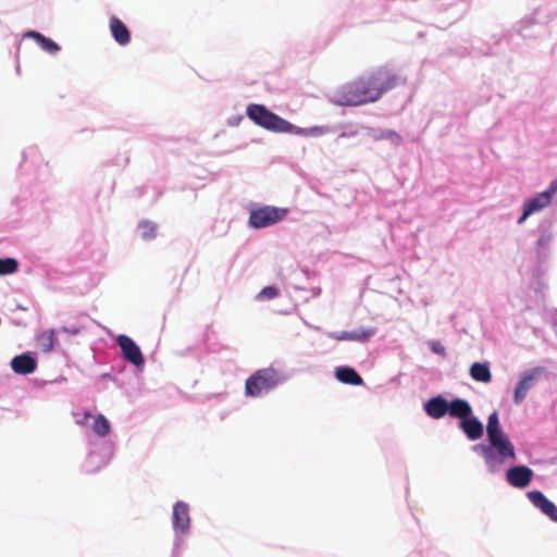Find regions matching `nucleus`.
Wrapping results in <instances>:
<instances>
[{"mask_svg": "<svg viewBox=\"0 0 557 557\" xmlns=\"http://www.w3.org/2000/svg\"><path fill=\"white\" fill-rule=\"evenodd\" d=\"M139 228L144 239H151L157 234V225L151 221H141L139 223Z\"/></svg>", "mask_w": 557, "mask_h": 557, "instance_id": "393cba45", "label": "nucleus"}, {"mask_svg": "<svg viewBox=\"0 0 557 557\" xmlns=\"http://www.w3.org/2000/svg\"><path fill=\"white\" fill-rule=\"evenodd\" d=\"M336 377L345 384L361 385L363 383L362 377L356 372V370L348 367L338 368L336 370Z\"/></svg>", "mask_w": 557, "mask_h": 557, "instance_id": "f3484780", "label": "nucleus"}, {"mask_svg": "<svg viewBox=\"0 0 557 557\" xmlns=\"http://www.w3.org/2000/svg\"><path fill=\"white\" fill-rule=\"evenodd\" d=\"M470 376L482 383H490L492 381V373L487 363L474 362L470 368Z\"/></svg>", "mask_w": 557, "mask_h": 557, "instance_id": "a211bd4d", "label": "nucleus"}, {"mask_svg": "<svg viewBox=\"0 0 557 557\" xmlns=\"http://www.w3.org/2000/svg\"><path fill=\"white\" fill-rule=\"evenodd\" d=\"M529 500L552 521L557 522V507L541 491H531L527 494Z\"/></svg>", "mask_w": 557, "mask_h": 557, "instance_id": "9b49d317", "label": "nucleus"}, {"mask_svg": "<svg viewBox=\"0 0 557 557\" xmlns=\"http://www.w3.org/2000/svg\"><path fill=\"white\" fill-rule=\"evenodd\" d=\"M54 342L55 337L53 330H47L37 337V345L44 352H50L54 347Z\"/></svg>", "mask_w": 557, "mask_h": 557, "instance_id": "6ab92c4d", "label": "nucleus"}, {"mask_svg": "<svg viewBox=\"0 0 557 557\" xmlns=\"http://www.w3.org/2000/svg\"><path fill=\"white\" fill-rule=\"evenodd\" d=\"M431 348L435 354H438V355L445 354V348L440 342H433Z\"/></svg>", "mask_w": 557, "mask_h": 557, "instance_id": "cd10ccee", "label": "nucleus"}, {"mask_svg": "<svg viewBox=\"0 0 557 557\" xmlns=\"http://www.w3.org/2000/svg\"><path fill=\"white\" fill-rule=\"evenodd\" d=\"M62 331L66 332V333H70L72 335H76L79 333V329L76 327V326H73V327H62Z\"/></svg>", "mask_w": 557, "mask_h": 557, "instance_id": "c756f323", "label": "nucleus"}, {"mask_svg": "<svg viewBox=\"0 0 557 557\" xmlns=\"http://www.w3.org/2000/svg\"><path fill=\"white\" fill-rule=\"evenodd\" d=\"M331 101L342 107H360L376 100L364 75L338 86L332 92Z\"/></svg>", "mask_w": 557, "mask_h": 557, "instance_id": "f257e3e1", "label": "nucleus"}, {"mask_svg": "<svg viewBox=\"0 0 557 557\" xmlns=\"http://www.w3.org/2000/svg\"><path fill=\"white\" fill-rule=\"evenodd\" d=\"M504 432L499 425V419L498 413L496 411L492 412L487 418V425H486V434H497Z\"/></svg>", "mask_w": 557, "mask_h": 557, "instance_id": "b1692460", "label": "nucleus"}, {"mask_svg": "<svg viewBox=\"0 0 557 557\" xmlns=\"http://www.w3.org/2000/svg\"><path fill=\"white\" fill-rule=\"evenodd\" d=\"M173 527L178 531H186L189 527L188 506L183 502H177L173 507Z\"/></svg>", "mask_w": 557, "mask_h": 557, "instance_id": "4468645a", "label": "nucleus"}, {"mask_svg": "<svg viewBox=\"0 0 557 557\" xmlns=\"http://www.w3.org/2000/svg\"><path fill=\"white\" fill-rule=\"evenodd\" d=\"M18 270V262L14 258L0 259V275L13 274Z\"/></svg>", "mask_w": 557, "mask_h": 557, "instance_id": "4be33fe9", "label": "nucleus"}, {"mask_svg": "<svg viewBox=\"0 0 557 557\" xmlns=\"http://www.w3.org/2000/svg\"><path fill=\"white\" fill-rule=\"evenodd\" d=\"M247 116L258 126L274 133H290L307 136L314 129L298 128L288 121L273 113L262 104L251 103L246 110Z\"/></svg>", "mask_w": 557, "mask_h": 557, "instance_id": "f03ea898", "label": "nucleus"}, {"mask_svg": "<svg viewBox=\"0 0 557 557\" xmlns=\"http://www.w3.org/2000/svg\"><path fill=\"white\" fill-rule=\"evenodd\" d=\"M116 342L122 350L124 359L136 367H143L145 363L140 348L127 335H119Z\"/></svg>", "mask_w": 557, "mask_h": 557, "instance_id": "1a4fd4ad", "label": "nucleus"}, {"mask_svg": "<svg viewBox=\"0 0 557 557\" xmlns=\"http://www.w3.org/2000/svg\"><path fill=\"white\" fill-rule=\"evenodd\" d=\"M448 409V403L442 396L432 397L424 404L426 414L436 420L442 419Z\"/></svg>", "mask_w": 557, "mask_h": 557, "instance_id": "ddd939ff", "label": "nucleus"}, {"mask_svg": "<svg viewBox=\"0 0 557 557\" xmlns=\"http://www.w3.org/2000/svg\"><path fill=\"white\" fill-rule=\"evenodd\" d=\"M487 438L490 445L478 444L473 449L484 458L492 471L496 470L504 460L516 459L515 447L504 432L488 435Z\"/></svg>", "mask_w": 557, "mask_h": 557, "instance_id": "7ed1b4c3", "label": "nucleus"}, {"mask_svg": "<svg viewBox=\"0 0 557 557\" xmlns=\"http://www.w3.org/2000/svg\"><path fill=\"white\" fill-rule=\"evenodd\" d=\"M92 431L103 437L109 434L111 425L108 419L102 414H97L94 417Z\"/></svg>", "mask_w": 557, "mask_h": 557, "instance_id": "412c9836", "label": "nucleus"}, {"mask_svg": "<svg viewBox=\"0 0 557 557\" xmlns=\"http://www.w3.org/2000/svg\"><path fill=\"white\" fill-rule=\"evenodd\" d=\"M374 334L373 330H363L361 332H343L334 335L337 341H359L364 342Z\"/></svg>", "mask_w": 557, "mask_h": 557, "instance_id": "aec40b11", "label": "nucleus"}, {"mask_svg": "<svg viewBox=\"0 0 557 557\" xmlns=\"http://www.w3.org/2000/svg\"><path fill=\"white\" fill-rule=\"evenodd\" d=\"M11 368L15 373L26 375L36 370L37 361L32 356L22 354L11 360Z\"/></svg>", "mask_w": 557, "mask_h": 557, "instance_id": "f8f14e48", "label": "nucleus"}, {"mask_svg": "<svg viewBox=\"0 0 557 557\" xmlns=\"http://www.w3.org/2000/svg\"><path fill=\"white\" fill-rule=\"evenodd\" d=\"M278 296V289L274 286H267L256 296L259 301L271 300Z\"/></svg>", "mask_w": 557, "mask_h": 557, "instance_id": "bb28decb", "label": "nucleus"}, {"mask_svg": "<svg viewBox=\"0 0 557 557\" xmlns=\"http://www.w3.org/2000/svg\"><path fill=\"white\" fill-rule=\"evenodd\" d=\"M533 478V471L527 466H517L506 472L507 482L517 488H523L530 484Z\"/></svg>", "mask_w": 557, "mask_h": 557, "instance_id": "9d476101", "label": "nucleus"}, {"mask_svg": "<svg viewBox=\"0 0 557 557\" xmlns=\"http://www.w3.org/2000/svg\"><path fill=\"white\" fill-rule=\"evenodd\" d=\"M448 413L453 418H459L461 420L468 418L472 413V408L470 404L461 398H455L450 403H448Z\"/></svg>", "mask_w": 557, "mask_h": 557, "instance_id": "2eb2a0df", "label": "nucleus"}, {"mask_svg": "<svg viewBox=\"0 0 557 557\" xmlns=\"http://www.w3.org/2000/svg\"><path fill=\"white\" fill-rule=\"evenodd\" d=\"M280 382L277 372L271 368L261 369L251 374L245 384V394L258 397L264 392L274 388Z\"/></svg>", "mask_w": 557, "mask_h": 557, "instance_id": "39448f33", "label": "nucleus"}, {"mask_svg": "<svg viewBox=\"0 0 557 557\" xmlns=\"http://www.w3.org/2000/svg\"><path fill=\"white\" fill-rule=\"evenodd\" d=\"M36 45L49 53H54L59 50V46L50 37H32Z\"/></svg>", "mask_w": 557, "mask_h": 557, "instance_id": "5701e85b", "label": "nucleus"}, {"mask_svg": "<svg viewBox=\"0 0 557 557\" xmlns=\"http://www.w3.org/2000/svg\"><path fill=\"white\" fill-rule=\"evenodd\" d=\"M545 374V369L542 367L533 368L530 371H527L521 380L518 382L515 393H513V401L519 405L527 397L528 392L534 386L535 382L540 379L541 375Z\"/></svg>", "mask_w": 557, "mask_h": 557, "instance_id": "6e6552de", "label": "nucleus"}, {"mask_svg": "<svg viewBox=\"0 0 557 557\" xmlns=\"http://www.w3.org/2000/svg\"><path fill=\"white\" fill-rule=\"evenodd\" d=\"M286 214V209L265 206L252 210L248 223L253 228H263L282 221Z\"/></svg>", "mask_w": 557, "mask_h": 557, "instance_id": "423d86ee", "label": "nucleus"}, {"mask_svg": "<svg viewBox=\"0 0 557 557\" xmlns=\"http://www.w3.org/2000/svg\"><path fill=\"white\" fill-rule=\"evenodd\" d=\"M460 428L468 436V438L474 441L483 435V425L476 418H466L461 420Z\"/></svg>", "mask_w": 557, "mask_h": 557, "instance_id": "dca6fc26", "label": "nucleus"}, {"mask_svg": "<svg viewBox=\"0 0 557 557\" xmlns=\"http://www.w3.org/2000/svg\"><path fill=\"white\" fill-rule=\"evenodd\" d=\"M23 35H29V36H33V35H41L40 33L38 32H35V30H28V32H25Z\"/></svg>", "mask_w": 557, "mask_h": 557, "instance_id": "2f4dec72", "label": "nucleus"}, {"mask_svg": "<svg viewBox=\"0 0 557 557\" xmlns=\"http://www.w3.org/2000/svg\"><path fill=\"white\" fill-rule=\"evenodd\" d=\"M89 418H91V413L89 411H85L83 413V417L81 419H77V423L78 424H85L87 423V421L89 420Z\"/></svg>", "mask_w": 557, "mask_h": 557, "instance_id": "c85d7f7f", "label": "nucleus"}, {"mask_svg": "<svg viewBox=\"0 0 557 557\" xmlns=\"http://www.w3.org/2000/svg\"><path fill=\"white\" fill-rule=\"evenodd\" d=\"M556 191L557 182H553L547 190L537 194L535 197L531 199H528L524 202L523 212L522 215L519 218L518 223H523L529 215L547 207L550 203L552 198L556 194Z\"/></svg>", "mask_w": 557, "mask_h": 557, "instance_id": "0eeeda50", "label": "nucleus"}, {"mask_svg": "<svg viewBox=\"0 0 557 557\" xmlns=\"http://www.w3.org/2000/svg\"><path fill=\"white\" fill-rule=\"evenodd\" d=\"M110 29L112 35H129L124 23L115 16L110 18Z\"/></svg>", "mask_w": 557, "mask_h": 557, "instance_id": "a878e982", "label": "nucleus"}, {"mask_svg": "<svg viewBox=\"0 0 557 557\" xmlns=\"http://www.w3.org/2000/svg\"><path fill=\"white\" fill-rule=\"evenodd\" d=\"M367 78L376 101L387 91L407 83L406 75L388 66L376 67Z\"/></svg>", "mask_w": 557, "mask_h": 557, "instance_id": "20e7f679", "label": "nucleus"}, {"mask_svg": "<svg viewBox=\"0 0 557 557\" xmlns=\"http://www.w3.org/2000/svg\"><path fill=\"white\" fill-rule=\"evenodd\" d=\"M115 40L121 45L125 46L129 42L131 37H114Z\"/></svg>", "mask_w": 557, "mask_h": 557, "instance_id": "7c9ffc66", "label": "nucleus"}]
</instances>
